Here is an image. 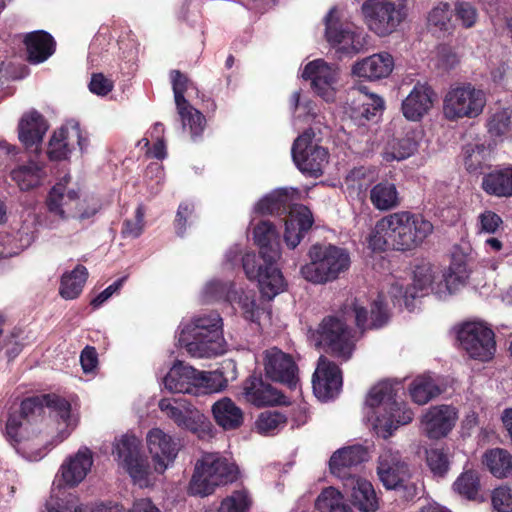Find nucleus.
Instances as JSON below:
<instances>
[{
    "instance_id": "4",
    "label": "nucleus",
    "mask_w": 512,
    "mask_h": 512,
    "mask_svg": "<svg viewBox=\"0 0 512 512\" xmlns=\"http://www.w3.org/2000/svg\"><path fill=\"white\" fill-rule=\"evenodd\" d=\"M222 319L217 312L195 317L185 325L178 343L195 358H211L225 352L222 336Z\"/></svg>"
},
{
    "instance_id": "12",
    "label": "nucleus",
    "mask_w": 512,
    "mask_h": 512,
    "mask_svg": "<svg viewBox=\"0 0 512 512\" xmlns=\"http://www.w3.org/2000/svg\"><path fill=\"white\" fill-rule=\"evenodd\" d=\"M458 339L473 359L488 361L495 354L494 332L482 322L465 323L458 332Z\"/></svg>"
},
{
    "instance_id": "30",
    "label": "nucleus",
    "mask_w": 512,
    "mask_h": 512,
    "mask_svg": "<svg viewBox=\"0 0 512 512\" xmlns=\"http://www.w3.org/2000/svg\"><path fill=\"white\" fill-rule=\"evenodd\" d=\"M253 236L262 260L277 262L280 258V242L275 226L269 221H261L255 226Z\"/></svg>"
},
{
    "instance_id": "32",
    "label": "nucleus",
    "mask_w": 512,
    "mask_h": 512,
    "mask_svg": "<svg viewBox=\"0 0 512 512\" xmlns=\"http://www.w3.org/2000/svg\"><path fill=\"white\" fill-rule=\"evenodd\" d=\"M48 129L44 117L36 110L24 114L19 122V140L27 147L38 145Z\"/></svg>"
},
{
    "instance_id": "49",
    "label": "nucleus",
    "mask_w": 512,
    "mask_h": 512,
    "mask_svg": "<svg viewBox=\"0 0 512 512\" xmlns=\"http://www.w3.org/2000/svg\"><path fill=\"white\" fill-rule=\"evenodd\" d=\"M252 503L248 490H235L222 500L219 512H248Z\"/></svg>"
},
{
    "instance_id": "26",
    "label": "nucleus",
    "mask_w": 512,
    "mask_h": 512,
    "mask_svg": "<svg viewBox=\"0 0 512 512\" xmlns=\"http://www.w3.org/2000/svg\"><path fill=\"white\" fill-rule=\"evenodd\" d=\"M435 93L426 83H417L402 101V112L410 121L420 120L432 108Z\"/></svg>"
},
{
    "instance_id": "42",
    "label": "nucleus",
    "mask_w": 512,
    "mask_h": 512,
    "mask_svg": "<svg viewBox=\"0 0 512 512\" xmlns=\"http://www.w3.org/2000/svg\"><path fill=\"white\" fill-rule=\"evenodd\" d=\"M384 110V100L375 94H362L358 99V106L354 110L353 118L364 125L363 120H375Z\"/></svg>"
},
{
    "instance_id": "2",
    "label": "nucleus",
    "mask_w": 512,
    "mask_h": 512,
    "mask_svg": "<svg viewBox=\"0 0 512 512\" xmlns=\"http://www.w3.org/2000/svg\"><path fill=\"white\" fill-rule=\"evenodd\" d=\"M343 319L337 317L325 318L319 328V342L326 347L327 352L333 356L347 361L354 350V339L347 321L354 319L361 330L366 328H380L388 321V313L381 299L375 300L371 306L370 322L368 312L358 301L346 304L342 311Z\"/></svg>"
},
{
    "instance_id": "53",
    "label": "nucleus",
    "mask_w": 512,
    "mask_h": 512,
    "mask_svg": "<svg viewBox=\"0 0 512 512\" xmlns=\"http://www.w3.org/2000/svg\"><path fill=\"white\" fill-rule=\"evenodd\" d=\"M435 280V272L430 265L417 266L414 271V280L412 284L413 292H417V297L423 296L432 291Z\"/></svg>"
},
{
    "instance_id": "39",
    "label": "nucleus",
    "mask_w": 512,
    "mask_h": 512,
    "mask_svg": "<svg viewBox=\"0 0 512 512\" xmlns=\"http://www.w3.org/2000/svg\"><path fill=\"white\" fill-rule=\"evenodd\" d=\"M88 278V271L85 266L77 265L71 272L63 274L59 293L67 300L77 298Z\"/></svg>"
},
{
    "instance_id": "60",
    "label": "nucleus",
    "mask_w": 512,
    "mask_h": 512,
    "mask_svg": "<svg viewBox=\"0 0 512 512\" xmlns=\"http://www.w3.org/2000/svg\"><path fill=\"white\" fill-rule=\"evenodd\" d=\"M144 228V209L142 206H138L135 211L134 219H127L123 223L122 235L126 238H137L139 237Z\"/></svg>"
},
{
    "instance_id": "54",
    "label": "nucleus",
    "mask_w": 512,
    "mask_h": 512,
    "mask_svg": "<svg viewBox=\"0 0 512 512\" xmlns=\"http://www.w3.org/2000/svg\"><path fill=\"white\" fill-rule=\"evenodd\" d=\"M198 390L206 389L208 392H220L228 385V380L220 370L199 371L198 372Z\"/></svg>"
},
{
    "instance_id": "10",
    "label": "nucleus",
    "mask_w": 512,
    "mask_h": 512,
    "mask_svg": "<svg viewBox=\"0 0 512 512\" xmlns=\"http://www.w3.org/2000/svg\"><path fill=\"white\" fill-rule=\"evenodd\" d=\"M325 37L327 42L344 54H357L366 46V35L353 30L348 23H343L335 7L331 8L325 19Z\"/></svg>"
},
{
    "instance_id": "47",
    "label": "nucleus",
    "mask_w": 512,
    "mask_h": 512,
    "mask_svg": "<svg viewBox=\"0 0 512 512\" xmlns=\"http://www.w3.org/2000/svg\"><path fill=\"white\" fill-rule=\"evenodd\" d=\"M452 11L449 4L439 3L431 9L427 16L428 28L433 32H449L453 28Z\"/></svg>"
},
{
    "instance_id": "9",
    "label": "nucleus",
    "mask_w": 512,
    "mask_h": 512,
    "mask_svg": "<svg viewBox=\"0 0 512 512\" xmlns=\"http://www.w3.org/2000/svg\"><path fill=\"white\" fill-rule=\"evenodd\" d=\"M361 13L369 30L384 37L396 31L405 20L407 8L403 0H366Z\"/></svg>"
},
{
    "instance_id": "24",
    "label": "nucleus",
    "mask_w": 512,
    "mask_h": 512,
    "mask_svg": "<svg viewBox=\"0 0 512 512\" xmlns=\"http://www.w3.org/2000/svg\"><path fill=\"white\" fill-rule=\"evenodd\" d=\"M198 372L192 366L176 361L163 379L171 393L198 394Z\"/></svg>"
},
{
    "instance_id": "34",
    "label": "nucleus",
    "mask_w": 512,
    "mask_h": 512,
    "mask_svg": "<svg viewBox=\"0 0 512 512\" xmlns=\"http://www.w3.org/2000/svg\"><path fill=\"white\" fill-rule=\"evenodd\" d=\"M469 277L467 266L464 263H452L448 270L442 274L441 280L432 288L439 298L455 293L464 286Z\"/></svg>"
},
{
    "instance_id": "51",
    "label": "nucleus",
    "mask_w": 512,
    "mask_h": 512,
    "mask_svg": "<svg viewBox=\"0 0 512 512\" xmlns=\"http://www.w3.org/2000/svg\"><path fill=\"white\" fill-rule=\"evenodd\" d=\"M122 468L127 471L134 483L139 484L141 487L149 484L154 471V468L150 467L148 461L141 454Z\"/></svg>"
},
{
    "instance_id": "29",
    "label": "nucleus",
    "mask_w": 512,
    "mask_h": 512,
    "mask_svg": "<svg viewBox=\"0 0 512 512\" xmlns=\"http://www.w3.org/2000/svg\"><path fill=\"white\" fill-rule=\"evenodd\" d=\"M46 176L45 164L36 160L17 165L10 171L11 180L21 191H30L41 186Z\"/></svg>"
},
{
    "instance_id": "62",
    "label": "nucleus",
    "mask_w": 512,
    "mask_h": 512,
    "mask_svg": "<svg viewBox=\"0 0 512 512\" xmlns=\"http://www.w3.org/2000/svg\"><path fill=\"white\" fill-rule=\"evenodd\" d=\"M502 223L501 217L491 210H485L478 216L479 232L494 234Z\"/></svg>"
},
{
    "instance_id": "28",
    "label": "nucleus",
    "mask_w": 512,
    "mask_h": 512,
    "mask_svg": "<svg viewBox=\"0 0 512 512\" xmlns=\"http://www.w3.org/2000/svg\"><path fill=\"white\" fill-rule=\"evenodd\" d=\"M394 68V59L387 52L373 54L357 62L353 74L368 80H379L388 77Z\"/></svg>"
},
{
    "instance_id": "61",
    "label": "nucleus",
    "mask_w": 512,
    "mask_h": 512,
    "mask_svg": "<svg viewBox=\"0 0 512 512\" xmlns=\"http://www.w3.org/2000/svg\"><path fill=\"white\" fill-rule=\"evenodd\" d=\"M170 78L176 107L186 105L188 101L185 99L184 94L187 90L188 78L179 70H172L170 72Z\"/></svg>"
},
{
    "instance_id": "5",
    "label": "nucleus",
    "mask_w": 512,
    "mask_h": 512,
    "mask_svg": "<svg viewBox=\"0 0 512 512\" xmlns=\"http://www.w3.org/2000/svg\"><path fill=\"white\" fill-rule=\"evenodd\" d=\"M399 384L383 381L371 388L366 403L377 408L375 428L383 438L392 435L400 425H406L413 420L414 413L407 405L398 399Z\"/></svg>"
},
{
    "instance_id": "11",
    "label": "nucleus",
    "mask_w": 512,
    "mask_h": 512,
    "mask_svg": "<svg viewBox=\"0 0 512 512\" xmlns=\"http://www.w3.org/2000/svg\"><path fill=\"white\" fill-rule=\"evenodd\" d=\"M314 133L307 130L298 136L292 146V158L303 173L319 177L328 163V151L313 142Z\"/></svg>"
},
{
    "instance_id": "40",
    "label": "nucleus",
    "mask_w": 512,
    "mask_h": 512,
    "mask_svg": "<svg viewBox=\"0 0 512 512\" xmlns=\"http://www.w3.org/2000/svg\"><path fill=\"white\" fill-rule=\"evenodd\" d=\"M409 391L412 400L418 405H424L442 393L435 379L428 375L414 379Z\"/></svg>"
},
{
    "instance_id": "3",
    "label": "nucleus",
    "mask_w": 512,
    "mask_h": 512,
    "mask_svg": "<svg viewBox=\"0 0 512 512\" xmlns=\"http://www.w3.org/2000/svg\"><path fill=\"white\" fill-rule=\"evenodd\" d=\"M433 224L422 214L398 211L378 220L369 236L373 250H412L433 232Z\"/></svg>"
},
{
    "instance_id": "16",
    "label": "nucleus",
    "mask_w": 512,
    "mask_h": 512,
    "mask_svg": "<svg viewBox=\"0 0 512 512\" xmlns=\"http://www.w3.org/2000/svg\"><path fill=\"white\" fill-rule=\"evenodd\" d=\"M146 445L152 458L154 472L163 474L175 461L179 443L160 428H153L146 435Z\"/></svg>"
},
{
    "instance_id": "36",
    "label": "nucleus",
    "mask_w": 512,
    "mask_h": 512,
    "mask_svg": "<svg viewBox=\"0 0 512 512\" xmlns=\"http://www.w3.org/2000/svg\"><path fill=\"white\" fill-rule=\"evenodd\" d=\"M483 190L497 197L512 196V167L492 171L482 178Z\"/></svg>"
},
{
    "instance_id": "64",
    "label": "nucleus",
    "mask_w": 512,
    "mask_h": 512,
    "mask_svg": "<svg viewBox=\"0 0 512 512\" xmlns=\"http://www.w3.org/2000/svg\"><path fill=\"white\" fill-rule=\"evenodd\" d=\"M113 88L111 80L106 78L103 74H93L89 83V89L92 93L97 95H107Z\"/></svg>"
},
{
    "instance_id": "50",
    "label": "nucleus",
    "mask_w": 512,
    "mask_h": 512,
    "mask_svg": "<svg viewBox=\"0 0 512 512\" xmlns=\"http://www.w3.org/2000/svg\"><path fill=\"white\" fill-rule=\"evenodd\" d=\"M287 422V417L278 411L262 412L255 423L260 434H274L282 429Z\"/></svg>"
},
{
    "instance_id": "38",
    "label": "nucleus",
    "mask_w": 512,
    "mask_h": 512,
    "mask_svg": "<svg viewBox=\"0 0 512 512\" xmlns=\"http://www.w3.org/2000/svg\"><path fill=\"white\" fill-rule=\"evenodd\" d=\"M295 191L281 188L263 197L255 206V211L260 214H280L286 211L293 200Z\"/></svg>"
},
{
    "instance_id": "22",
    "label": "nucleus",
    "mask_w": 512,
    "mask_h": 512,
    "mask_svg": "<svg viewBox=\"0 0 512 512\" xmlns=\"http://www.w3.org/2000/svg\"><path fill=\"white\" fill-rule=\"evenodd\" d=\"M456 418V412L451 406L431 407L422 417L423 431L431 439H440L451 431Z\"/></svg>"
},
{
    "instance_id": "41",
    "label": "nucleus",
    "mask_w": 512,
    "mask_h": 512,
    "mask_svg": "<svg viewBox=\"0 0 512 512\" xmlns=\"http://www.w3.org/2000/svg\"><path fill=\"white\" fill-rule=\"evenodd\" d=\"M315 506L320 512H353L342 492L332 486L321 491L315 501Z\"/></svg>"
},
{
    "instance_id": "58",
    "label": "nucleus",
    "mask_w": 512,
    "mask_h": 512,
    "mask_svg": "<svg viewBox=\"0 0 512 512\" xmlns=\"http://www.w3.org/2000/svg\"><path fill=\"white\" fill-rule=\"evenodd\" d=\"M493 512H512V490L507 486L495 488L491 495Z\"/></svg>"
},
{
    "instance_id": "48",
    "label": "nucleus",
    "mask_w": 512,
    "mask_h": 512,
    "mask_svg": "<svg viewBox=\"0 0 512 512\" xmlns=\"http://www.w3.org/2000/svg\"><path fill=\"white\" fill-rule=\"evenodd\" d=\"M72 143L69 138L68 126L54 132L49 141L48 156L51 160L66 159L71 152Z\"/></svg>"
},
{
    "instance_id": "25",
    "label": "nucleus",
    "mask_w": 512,
    "mask_h": 512,
    "mask_svg": "<svg viewBox=\"0 0 512 512\" xmlns=\"http://www.w3.org/2000/svg\"><path fill=\"white\" fill-rule=\"evenodd\" d=\"M343 487L349 495L351 503L360 512H376L379 502L371 482L360 476L347 478Z\"/></svg>"
},
{
    "instance_id": "59",
    "label": "nucleus",
    "mask_w": 512,
    "mask_h": 512,
    "mask_svg": "<svg viewBox=\"0 0 512 512\" xmlns=\"http://www.w3.org/2000/svg\"><path fill=\"white\" fill-rule=\"evenodd\" d=\"M455 16L462 27L468 29L473 27L478 20L477 9L468 2H459L455 5Z\"/></svg>"
},
{
    "instance_id": "21",
    "label": "nucleus",
    "mask_w": 512,
    "mask_h": 512,
    "mask_svg": "<svg viewBox=\"0 0 512 512\" xmlns=\"http://www.w3.org/2000/svg\"><path fill=\"white\" fill-rule=\"evenodd\" d=\"M368 459L367 450L361 445H354L338 449L332 454L329 460V468L331 473L339 478L342 482L347 478H354L357 475L351 470Z\"/></svg>"
},
{
    "instance_id": "23",
    "label": "nucleus",
    "mask_w": 512,
    "mask_h": 512,
    "mask_svg": "<svg viewBox=\"0 0 512 512\" xmlns=\"http://www.w3.org/2000/svg\"><path fill=\"white\" fill-rule=\"evenodd\" d=\"M246 400L257 407L285 403V396L260 376H250L243 386Z\"/></svg>"
},
{
    "instance_id": "45",
    "label": "nucleus",
    "mask_w": 512,
    "mask_h": 512,
    "mask_svg": "<svg viewBox=\"0 0 512 512\" xmlns=\"http://www.w3.org/2000/svg\"><path fill=\"white\" fill-rule=\"evenodd\" d=\"M113 455L121 467L140 455V441L132 435H123L113 444Z\"/></svg>"
},
{
    "instance_id": "14",
    "label": "nucleus",
    "mask_w": 512,
    "mask_h": 512,
    "mask_svg": "<svg viewBox=\"0 0 512 512\" xmlns=\"http://www.w3.org/2000/svg\"><path fill=\"white\" fill-rule=\"evenodd\" d=\"M276 262L264 261V266L258 265L256 255L247 253L242 258V265L246 276L250 280H257L261 294L271 300L285 288V281Z\"/></svg>"
},
{
    "instance_id": "37",
    "label": "nucleus",
    "mask_w": 512,
    "mask_h": 512,
    "mask_svg": "<svg viewBox=\"0 0 512 512\" xmlns=\"http://www.w3.org/2000/svg\"><path fill=\"white\" fill-rule=\"evenodd\" d=\"M369 198L374 208L380 211L394 209L400 203L396 186L388 181L374 185L370 190Z\"/></svg>"
},
{
    "instance_id": "1",
    "label": "nucleus",
    "mask_w": 512,
    "mask_h": 512,
    "mask_svg": "<svg viewBox=\"0 0 512 512\" xmlns=\"http://www.w3.org/2000/svg\"><path fill=\"white\" fill-rule=\"evenodd\" d=\"M44 407L56 412L66 424L67 429L59 432L56 443L65 440L76 426V420L71 417L70 403L58 395H42L23 400L19 412L9 415L5 435L16 451L29 461H38L45 455L47 439L40 430L36 432L35 427Z\"/></svg>"
},
{
    "instance_id": "33",
    "label": "nucleus",
    "mask_w": 512,
    "mask_h": 512,
    "mask_svg": "<svg viewBox=\"0 0 512 512\" xmlns=\"http://www.w3.org/2000/svg\"><path fill=\"white\" fill-rule=\"evenodd\" d=\"M212 415L218 426L224 430H235L244 421L242 409L229 397H223L211 407Z\"/></svg>"
},
{
    "instance_id": "63",
    "label": "nucleus",
    "mask_w": 512,
    "mask_h": 512,
    "mask_svg": "<svg viewBox=\"0 0 512 512\" xmlns=\"http://www.w3.org/2000/svg\"><path fill=\"white\" fill-rule=\"evenodd\" d=\"M459 63V57L449 46H440L437 52V65L444 70L453 69Z\"/></svg>"
},
{
    "instance_id": "19",
    "label": "nucleus",
    "mask_w": 512,
    "mask_h": 512,
    "mask_svg": "<svg viewBox=\"0 0 512 512\" xmlns=\"http://www.w3.org/2000/svg\"><path fill=\"white\" fill-rule=\"evenodd\" d=\"M158 408L178 427L187 430H196L204 418L200 411L184 398H162L158 402Z\"/></svg>"
},
{
    "instance_id": "13",
    "label": "nucleus",
    "mask_w": 512,
    "mask_h": 512,
    "mask_svg": "<svg viewBox=\"0 0 512 512\" xmlns=\"http://www.w3.org/2000/svg\"><path fill=\"white\" fill-rule=\"evenodd\" d=\"M377 474L386 489H405L408 495L416 494V487L410 483L411 473L408 465L401 459L398 451L384 449L379 456Z\"/></svg>"
},
{
    "instance_id": "55",
    "label": "nucleus",
    "mask_w": 512,
    "mask_h": 512,
    "mask_svg": "<svg viewBox=\"0 0 512 512\" xmlns=\"http://www.w3.org/2000/svg\"><path fill=\"white\" fill-rule=\"evenodd\" d=\"M489 154L484 144H467L464 147V161L468 171L474 172L481 168Z\"/></svg>"
},
{
    "instance_id": "7",
    "label": "nucleus",
    "mask_w": 512,
    "mask_h": 512,
    "mask_svg": "<svg viewBox=\"0 0 512 512\" xmlns=\"http://www.w3.org/2000/svg\"><path fill=\"white\" fill-rule=\"evenodd\" d=\"M309 263L303 265L300 273L313 284L332 282L345 273L351 264L347 250L334 245L315 244L308 251Z\"/></svg>"
},
{
    "instance_id": "46",
    "label": "nucleus",
    "mask_w": 512,
    "mask_h": 512,
    "mask_svg": "<svg viewBox=\"0 0 512 512\" xmlns=\"http://www.w3.org/2000/svg\"><path fill=\"white\" fill-rule=\"evenodd\" d=\"M417 148L416 142L410 137L393 139L383 151V159L387 162L401 161L410 157Z\"/></svg>"
},
{
    "instance_id": "35",
    "label": "nucleus",
    "mask_w": 512,
    "mask_h": 512,
    "mask_svg": "<svg viewBox=\"0 0 512 512\" xmlns=\"http://www.w3.org/2000/svg\"><path fill=\"white\" fill-rule=\"evenodd\" d=\"M25 45L28 60L31 63H41L48 59L54 52V40L45 31H34L25 37Z\"/></svg>"
},
{
    "instance_id": "20",
    "label": "nucleus",
    "mask_w": 512,
    "mask_h": 512,
    "mask_svg": "<svg viewBox=\"0 0 512 512\" xmlns=\"http://www.w3.org/2000/svg\"><path fill=\"white\" fill-rule=\"evenodd\" d=\"M304 79L311 80L314 91L325 101L330 102L335 97V84L337 82V69L322 59L309 62L302 73Z\"/></svg>"
},
{
    "instance_id": "17",
    "label": "nucleus",
    "mask_w": 512,
    "mask_h": 512,
    "mask_svg": "<svg viewBox=\"0 0 512 512\" xmlns=\"http://www.w3.org/2000/svg\"><path fill=\"white\" fill-rule=\"evenodd\" d=\"M78 194L74 190H66L62 183H58L52 187L49 192L46 204L49 212L65 219L68 216L85 219L93 216L97 212V208L93 207L89 210H82L78 207Z\"/></svg>"
},
{
    "instance_id": "44",
    "label": "nucleus",
    "mask_w": 512,
    "mask_h": 512,
    "mask_svg": "<svg viewBox=\"0 0 512 512\" xmlns=\"http://www.w3.org/2000/svg\"><path fill=\"white\" fill-rule=\"evenodd\" d=\"M484 459L489 471L498 478L507 477L512 471V456L504 449H491L485 453Z\"/></svg>"
},
{
    "instance_id": "43",
    "label": "nucleus",
    "mask_w": 512,
    "mask_h": 512,
    "mask_svg": "<svg viewBox=\"0 0 512 512\" xmlns=\"http://www.w3.org/2000/svg\"><path fill=\"white\" fill-rule=\"evenodd\" d=\"M178 114L181 117L183 128H189L191 139L196 141L202 136L205 129V116L197 109L192 107L189 102L186 105L177 106Z\"/></svg>"
},
{
    "instance_id": "27",
    "label": "nucleus",
    "mask_w": 512,
    "mask_h": 512,
    "mask_svg": "<svg viewBox=\"0 0 512 512\" xmlns=\"http://www.w3.org/2000/svg\"><path fill=\"white\" fill-rule=\"evenodd\" d=\"M313 222V215L306 206H294L285 222L284 240L286 245L294 249L300 243L304 234L311 229Z\"/></svg>"
},
{
    "instance_id": "6",
    "label": "nucleus",
    "mask_w": 512,
    "mask_h": 512,
    "mask_svg": "<svg viewBox=\"0 0 512 512\" xmlns=\"http://www.w3.org/2000/svg\"><path fill=\"white\" fill-rule=\"evenodd\" d=\"M239 474L238 466L220 453H204L195 463L188 493L193 496H209L216 488L235 482Z\"/></svg>"
},
{
    "instance_id": "8",
    "label": "nucleus",
    "mask_w": 512,
    "mask_h": 512,
    "mask_svg": "<svg viewBox=\"0 0 512 512\" xmlns=\"http://www.w3.org/2000/svg\"><path fill=\"white\" fill-rule=\"evenodd\" d=\"M487 102L484 90L471 83L451 86L443 98V115L449 121L473 119L482 114Z\"/></svg>"
},
{
    "instance_id": "31",
    "label": "nucleus",
    "mask_w": 512,
    "mask_h": 512,
    "mask_svg": "<svg viewBox=\"0 0 512 512\" xmlns=\"http://www.w3.org/2000/svg\"><path fill=\"white\" fill-rule=\"evenodd\" d=\"M93 464V455L89 448L81 447L61 466L63 481L69 486L79 484L88 474Z\"/></svg>"
},
{
    "instance_id": "57",
    "label": "nucleus",
    "mask_w": 512,
    "mask_h": 512,
    "mask_svg": "<svg viewBox=\"0 0 512 512\" xmlns=\"http://www.w3.org/2000/svg\"><path fill=\"white\" fill-rule=\"evenodd\" d=\"M426 463L436 477H443L449 469L447 455L438 448L426 451Z\"/></svg>"
},
{
    "instance_id": "18",
    "label": "nucleus",
    "mask_w": 512,
    "mask_h": 512,
    "mask_svg": "<svg viewBox=\"0 0 512 512\" xmlns=\"http://www.w3.org/2000/svg\"><path fill=\"white\" fill-rule=\"evenodd\" d=\"M312 385L318 399L326 401L335 397L342 387V375L339 367L325 356H320L313 374Z\"/></svg>"
},
{
    "instance_id": "52",
    "label": "nucleus",
    "mask_w": 512,
    "mask_h": 512,
    "mask_svg": "<svg viewBox=\"0 0 512 512\" xmlns=\"http://www.w3.org/2000/svg\"><path fill=\"white\" fill-rule=\"evenodd\" d=\"M453 489L459 495L474 500L479 490V478L474 471L463 472L454 482Z\"/></svg>"
},
{
    "instance_id": "15",
    "label": "nucleus",
    "mask_w": 512,
    "mask_h": 512,
    "mask_svg": "<svg viewBox=\"0 0 512 512\" xmlns=\"http://www.w3.org/2000/svg\"><path fill=\"white\" fill-rule=\"evenodd\" d=\"M265 375L276 382L286 384L295 389L298 383V366L293 357L277 347H271L263 352Z\"/></svg>"
},
{
    "instance_id": "56",
    "label": "nucleus",
    "mask_w": 512,
    "mask_h": 512,
    "mask_svg": "<svg viewBox=\"0 0 512 512\" xmlns=\"http://www.w3.org/2000/svg\"><path fill=\"white\" fill-rule=\"evenodd\" d=\"M488 132L494 137H500L510 131L511 114L508 109H499L494 112L487 123Z\"/></svg>"
}]
</instances>
